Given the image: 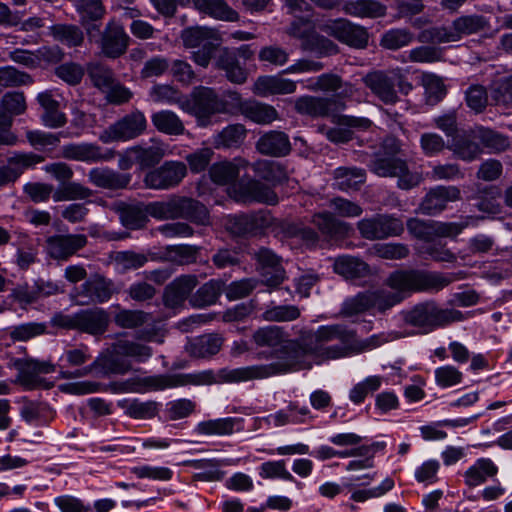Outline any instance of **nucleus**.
<instances>
[{
    "mask_svg": "<svg viewBox=\"0 0 512 512\" xmlns=\"http://www.w3.org/2000/svg\"><path fill=\"white\" fill-rule=\"evenodd\" d=\"M87 73L93 85L100 90H107L115 82L113 71L99 62L89 63Z\"/></svg>",
    "mask_w": 512,
    "mask_h": 512,
    "instance_id": "nucleus-57",
    "label": "nucleus"
},
{
    "mask_svg": "<svg viewBox=\"0 0 512 512\" xmlns=\"http://www.w3.org/2000/svg\"><path fill=\"white\" fill-rule=\"evenodd\" d=\"M198 248L192 245L167 246L162 251V260L170 261L178 265L196 262Z\"/></svg>",
    "mask_w": 512,
    "mask_h": 512,
    "instance_id": "nucleus-52",
    "label": "nucleus"
},
{
    "mask_svg": "<svg viewBox=\"0 0 512 512\" xmlns=\"http://www.w3.org/2000/svg\"><path fill=\"white\" fill-rule=\"evenodd\" d=\"M246 134L244 125L231 124L213 136V145L216 149L237 148L245 140Z\"/></svg>",
    "mask_w": 512,
    "mask_h": 512,
    "instance_id": "nucleus-47",
    "label": "nucleus"
},
{
    "mask_svg": "<svg viewBox=\"0 0 512 512\" xmlns=\"http://www.w3.org/2000/svg\"><path fill=\"white\" fill-rule=\"evenodd\" d=\"M47 325L42 322H27L11 326L7 335L14 342H27L47 333Z\"/></svg>",
    "mask_w": 512,
    "mask_h": 512,
    "instance_id": "nucleus-48",
    "label": "nucleus"
},
{
    "mask_svg": "<svg viewBox=\"0 0 512 512\" xmlns=\"http://www.w3.org/2000/svg\"><path fill=\"white\" fill-rule=\"evenodd\" d=\"M54 327L76 330L94 337L107 332L110 324L109 313L100 307L81 309L72 314L57 312L51 318Z\"/></svg>",
    "mask_w": 512,
    "mask_h": 512,
    "instance_id": "nucleus-4",
    "label": "nucleus"
},
{
    "mask_svg": "<svg viewBox=\"0 0 512 512\" xmlns=\"http://www.w3.org/2000/svg\"><path fill=\"white\" fill-rule=\"evenodd\" d=\"M136 147V164L139 171H146L157 168L160 163V145L155 143L150 146L135 145Z\"/></svg>",
    "mask_w": 512,
    "mask_h": 512,
    "instance_id": "nucleus-56",
    "label": "nucleus"
},
{
    "mask_svg": "<svg viewBox=\"0 0 512 512\" xmlns=\"http://www.w3.org/2000/svg\"><path fill=\"white\" fill-rule=\"evenodd\" d=\"M55 75L70 86H76L81 83L85 68L76 62H65L55 68Z\"/></svg>",
    "mask_w": 512,
    "mask_h": 512,
    "instance_id": "nucleus-59",
    "label": "nucleus"
},
{
    "mask_svg": "<svg viewBox=\"0 0 512 512\" xmlns=\"http://www.w3.org/2000/svg\"><path fill=\"white\" fill-rule=\"evenodd\" d=\"M376 476V473L373 474H365L357 478H352L351 482L344 484V487L347 488L350 492V499L363 503L369 499L380 498L384 496L387 492L391 491L394 488V480L390 477L385 478L379 486L369 488V489H359L354 488V481L366 480L360 485L369 484Z\"/></svg>",
    "mask_w": 512,
    "mask_h": 512,
    "instance_id": "nucleus-27",
    "label": "nucleus"
},
{
    "mask_svg": "<svg viewBox=\"0 0 512 512\" xmlns=\"http://www.w3.org/2000/svg\"><path fill=\"white\" fill-rule=\"evenodd\" d=\"M301 310L296 305H274L267 306L261 315V319L267 322H290L298 319Z\"/></svg>",
    "mask_w": 512,
    "mask_h": 512,
    "instance_id": "nucleus-53",
    "label": "nucleus"
},
{
    "mask_svg": "<svg viewBox=\"0 0 512 512\" xmlns=\"http://www.w3.org/2000/svg\"><path fill=\"white\" fill-rule=\"evenodd\" d=\"M487 27L481 15H464L456 18L449 26H436L421 31L418 40L422 43L457 42L464 36L478 33Z\"/></svg>",
    "mask_w": 512,
    "mask_h": 512,
    "instance_id": "nucleus-6",
    "label": "nucleus"
},
{
    "mask_svg": "<svg viewBox=\"0 0 512 512\" xmlns=\"http://www.w3.org/2000/svg\"><path fill=\"white\" fill-rule=\"evenodd\" d=\"M383 383V377L372 375L355 384L349 391V399L352 403L359 405L363 403L366 397L377 391Z\"/></svg>",
    "mask_w": 512,
    "mask_h": 512,
    "instance_id": "nucleus-54",
    "label": "nucleus"
},
{
    "mask_svg": "<svg viewBox=\"0 0 512 512\" xmlns=\"http://www.w3.org/2000/svg\"><path fill=\"white\" fill-rule=\"evenodd\" d=\"M252 169L258 177L268 182H279L285 177L280 164L274 161L259 160L252 164Z\"/></svg>",
    "mask_w": 512,
    "mask_h": 512,
    "instance_id": "nucleus-63",
    "label": "nucleus"
},
{
    "mask_svg": "<svg viewBox=\"0 0 512 512\" xmlns=\"http://www.w3.org/2000/svg\"><path fill=\"white\" fill-rule=\"evenodd\" d=\"M230 96L237 102L239 112L254 123L267 125L278 119V112L271 105L255 100H242L236 92L231 93Z\"/></svg>",
    "mask_w": 512,
    "mask_h": 512,
    "instance_id": "nucleus-23",
    "label": "nucleus"
},
{
    "mask_svg": "<svg viewBox=\"0 0 512 512\" xmlns=\"http://www.w3.org/2000/svg\"><path fill=\"white\" fill-rule=\"evenodd\" d=\"M43 161L44 157L35 153L15 154L8 158V164L0 166V187L14 183L25 169Z\"/></svg>",
    "mask_w": 512,
    "mask_h": 512,
    "instance_id": "nucleus-25",
    "label": "nucleus"
},
{
    "mask_svg": "<svg viewBox=\"0 0 512 512\" xmlns=\"http://www.w3.org/2000/svg\"><path fill=\"white\" fill-rule=\"evenodd\" d=\"M333 175V186L342 191L358 190L366 179L365 171L356 167H339Z\"/></svg>",
    "mask_w": 512,
    "mask_h": 512,
    "instance_id": "nucleus-44",
    "label": "nucleus"
},
{
    "mask_svg": "<svg viewBox=\"0 0 512 512\" xmlns=\"http://www.w3.org/2000/svg\"><path fill=\"white\" fill-rule=\"evenodd\" d=\"M413 34L407 29H391L386 31L380 40V45L389 50H397L409 45Z\"/></svg>",
    "mask_w": 512,
    "mask_h": 512,
    "instance_id": "nucleus-60",
    "label": "nucleus"
},
{
    "mask_svg": "<svg viewBox=\"0 0 512 512\" xmlns=\"http://www.w3.org/2000/svg\"><path fill=\"white\" fill-rule=\"evenodd\" d=\"M88 181L98 188L116 191L127 189L132 181V175L108 167H96L88 172Z\"/></svg>",
    "mask_w": 512,
    "mask_h": 512,
    "instance_id": "nucleus-26",
    "label": "nucleus"
},
{
    "mask_svg": "<svg viewBox=\"0 0 512 512\" xmlns=\"http://www.w3.org/2000/svg\"><path fill=\"white\" fill-rule=\"evenodd\" d=\"M311 222L323 236L330 239L346 236L351 231L350 224L336 219L326 211L315 213Z\"/></svg>",
    "mask_w": 512,
    "mask_h": 512,
    "instance_id": "nucleus-36",
    "label": "nucleus"
},
{
    "mask_svg": "<svg viewBox=\"0 0 512 512\" xmlns=\"http://www.w3.org/2000/svg\"><path fill=\"white\" fill-rule=\"evenodd\" d=\"M193 4L201 13L219 21L236 22L240 18L227 0H193Z\"/></svg>",
    "mask_w": 512,
    "mask_h": 512,
    "instance_id": "nucleus-34",
    "label": "nucleus"
},
{
    "mask_svg": "<svg viewBox=\"0 0 512 512\" xmlns=\"http://www.w3.org/2000/svg\"><path fill=\"white\" fill-rule=\"evenodd\" d=\"M54 192V186L44 182H28L23 186L24 195L33 203L47 202Z\"/></svg>",
    "mask_w": 512,
    "mask_h": 512,
    "instance_id": "nucleus-64",
    "label": "nucleus"
},
{
    "mask_svg": "<svg viewBox=\"0 0 512 512\" xmlns=\"http://www.w3.org/2000/svg\"><path fill=\"white\" fill-rule=\"evenodd\" d=\"M334 272L346 280H358L370 275L369 265L362 259L350 255H341L335 258Z\"/></svg>",
    "mask_w": 512,
    "mask_h": 512,
    "instance_id": "nucleus-31",
    "label": "nucleus"
},
{
    "mask_svg": "<svg viewBox=\"0 0 512 512\" xmlns=\"http://www.w3.org/2000/svg\"><path fill=\"white\" fill-rule=\"evenodd\" d=\"M319 29L352 48L363 49L368 44L367 30L344 18L328 20L321 24Z\"/></svg>",
    "mask_w": 512,
    "mask_h": 512,
    "instance_id": "nucleus-15",
    "label": "nucleus"
},
{
    "mask_svg": "<svg viewBox=\"0 0 512 512\" xmlns=\"http://www.w3.org/2000/svg\"><path fill=\"white\" fill-rule=\"evenodd\" d=\"M360 235L370 241L399 236L404 231L403 222L390 214H375L358 221Z\"/></svg>",
    "mask_w": 512,
    "mask_h": 512,
    "instance_id": "nucleus-14",
    "label": "nucleus"
},
{
    "mask_svg": "<svg viewBox=\"0 0 512 512\" xmlns=\"http://www.w3.org/2000/svg\"><path fill=\"white\" fill-rule=\"evenodd\" d=\"M45 242L47 254L52 259L67 261L86 246L87 237L84 234L52 235Z\"/></svg>",
    "mask_w": 512,
    "mask_h": 512,
    "instance_id": "nucleus-19",
    "label": "nucleus"
},
{
    "mask_svg": "<svg viewBox=\"0 0 512 512\" xmlns=\"http://www.w3.org/2000/svg\"><path fill=\"white\" fill-rule=\"evenodd\" d=\"M37 99L43 108L41 118L46 126L57 128L66 123L65 114L59 110V102L50 93H40Z\"/></svg>",
    "mask_w": 512,
    "mask_h": 512,
    "instance_id": "nucleus-46",
    "label": "nucleus"
},
{
    "mask_svg": "<svg viewBox=\"0 0 512 512\" xmlns=\"http://www.w3.org/2000/svg\"><path fill=\"white\" fill-rule=\"evenodd\" d=\"M14 366L19 372L18 379L20 384L28 390L43 386L45 380L40 375L56 371V365L50 360L16 359Z\"/></svg>",
    "mask_w": 512,
    "mask_h": 512,
    "instance_id": "nucleus-17",
    "label": "nucleus"
},
{
    "mask_svg": "<svg viewBox=\"0 0 512 512\" xmlns=\"http://www.w3.org/2000/svg\"><path fill=\"white\" fill-rule=\"evenodd\" d=\"M230 194L237 202H262L269 205L278 203L276 193L257 180L241 181L235 184L231 188Z\"/></svg>",
    "mask_w": 512,
    "mask_h": 512,
    "instance_id": "nucleus-20",
    "label": "nucleus"
},
{
    "mask_svg": "<svg viewBox=\"0 0 512 512\" xmlns=\"http://www.w3.org/2000/svg\"><path fill=\"white\" fill-rule=\"evenodd\" d=\"M116 287L111 279L95 273L90 275L82 284L72 289L70 298L78 305L103 304L108 302Z\"/></svg>",
    "mask_w": 512,
    "mask_h": 512,
    "instance_id": "nucleus-11",
    "label": "nucleus"
},
{
    "mask_svg": "<svg viewBox=\"0 0 512 512\" xmlns=\"http://www.w3.org/2000/svg\"><path fill=\"white\" fill-rule=\"evenodd\" d=\"M295 91L296 82L279 76H260L253 85V92L262 97L275 94H291Z\"/></svg>",
    "mask_w": 512,
    "mask_h": 512,
    "instance_id": "nucleus-33",
    "label": "nucleus"
},
{
    "mask_svg": "<svg viewBox=\"0 0 512 512\" xmlns=\"http://www.w3.org/2000/svg\"><path fill=\"white\" fill-rule=\"evenodd\" d=\"M460 199V190L455 186H437L431 189L422 200L419 210L425 215H437L449 202Z\"/></svg>",
    "mask_w": 512,
    "mask_h": 512,
    "instance_id": "nucleus-22",
    "label": "nucleus"
},
{
    "mask_svg": "<svg viewBox=\"0 0 512 512\" xmlns=\"http://www.w3.org/2000/svg\"><path fill=\"white\" fill-rule=\"evenodd\" d=\"M406 324L416 327L421 333H428L438 327L464 320V315L456 309H442L435 302L419 303L412 309L403 312Z\"/></svg>",
    "mask_w": 512,
    "mask_h": 512,
    "instance_id": "nucleus-5",
    "label": "nucleus"
},
{
    "mask_svg": "<svg viewBox=\"0 0 512 512\" xmlns=\"http://www.w3.org/2000/svg\"><path fill=\"white\" fill-rule=\"evenodd\" d=\"M259 476L263 479L295 480L294 476L287 470L285 460L262 463L259 467Z\"/></svg>",
    "mask_w": 512,
    "mask_h": 512,
    "instance_id": "nucleus-62",
    "label": "nucleus"
},
{
    "mask_svg": "<svg viewBox=\"0 0 512 512\" xmlns=\"http://www.w3.org/2000/svg\"><path fill=\"white\" fill-rule=\"evenodd\" d=\"M248 166V162L243 159H235L234 162L222 161L214 163L209 174L211 180L219 185H226L237 179L240 168Z\"/></svg>",
    "mask_w": 512,
    "mask_h": 512,
    "instance_id": "nucleus-42",
    "label": "nucleus"
},
{
    "mask_svg": "<svg viewBox=\"0 0 512 512\" xmlns=\"http://www.w3.org/2000/svg\"><path fill=\"white\" fill-rule=\"evenodd\" d=\"M146 129L143 113L136 111L127 114L109 125L99 136L101 142L107 144L118 141H129L140 136Z\"/></svg>",
    "mask_w": 512,
    "mask_h": 512,
    "instance_id": "nucleus-16",
    "label": "nucleus"
},
{
    "mask_svg": "<svg viewBox=\"0 0 512 512\" xmlns=\"http://www.w3.org/2000/svg\"><path fill=\"white\" fill-rule=\"evenodd\" d=\"M363 83L385 104H394L398 101L395 86L403 95H407L413 89L412 84L399 70L370 72L363 77Z\"/></svg>",
    "mask_w": 512,
    "mask_h": 512,
    "instance_id": "nucleus-7",
    "label": "nucleus"
},
{
    "mask_svg": "<svg viewBox=\"0 0 512 512\" xmlns=\"http://www.w3.org/2000/svg\"><path fill=\"white\" fill-rule=\"evenodd\" d=\"M335 104L334 97L323 98L314 96H302L296 100L295 108L300 114L312 117L327 116Z\"/></svg>",
    "mask_w": 512,
    "mask_h": 512,
    "instance_id": "nucleus-40",
    "label": "nucleus"
},
{
    "mask_svg": "<svg viewBox=\"0 0 512 512\" xmlns=\"http://www.w3.org/2000/svg\"><path fill=\"white\" fill-rule=\"evenodd\" d=\"M162 218H184L203 226L211 224L209 211L204 204L181 196H172L162 203Z\"/></svg>",
    "mask_w": 512,
    "mask_h": 512,
    "instance_id": "nucleus-13",
    "label": "nucleus"
},
{
    "mask_svg": "<svg viewBox=\"0 0 512 512\" xmlns=\"http://www.w3.org/2000/svg\"><path fill=\"white\" fill-rule=\"evenodd\" d=\"M224 282L211 279L204 283L189 297V303L194 308H205L215 304L223 291Z\"/></svg>",
    "mask_w": 512,
    "mask_h": 512,
    "instance_id": "nucleus-41",
    "label": "nucleus"
},
{
    "mask_svg": "<svg viewBox=\"0 0 512 512\" xmlns=\"http://www.w3.org/2000/svg\"><path fill=\"white\" fill-rule=\"evenodd\" d=\"M342 11L358 18H379L386 14V6L379 0H346Z\"/></svg>",
    "mask_w": 512,
    "mask_h": 512,
    "instance_id": "nucleus-38",
    "label": "nucleus"
},
{
    "mask_svg": "<svg viewBox=\"0 0 512 512\" xmlns=\"http://www.w3.org/2000/svg\"><path fill=\"white\" fill-rule=\"evenodd\" d=\"M498 473L497 465L490 458L477 459L463 474L464 483L474 488L484 484Z\"/></svg>",
    "mask_w": 512,
    "mask_h": 512,
    "instance_id": "nucleus-35",
    "label": "nucleus"
},
{
    "mask_svg": "<svg viewBox=\"0 0 512 512\" xmlns=\"http://www.w3.org/2000/svg\"><path fill=\"white\" fill-rule=\"evenodd\" d=\"M454 280L452 274L422 270H396L389 274L384 284L399 294L401 302L418 291H440Z\"/></svg>",
    "mask_w": 512,
    "mask_h": 512,
    "instance_id": "nucleus-3",
    "label": "nucleus"
},
{
    "mask_svg": "<svg viewBox=\"0 0 512 512\" xmlns=\"http://www.w3.org/2000/svg\"><path fill=\"white\" fill-rule=\"evenodd\" d=\"M257 346L282 347V360L269 364L239 368L208 369L192 373L162 375V390L182 386H210L259 380L292 370L310 369L322 364L373 350L387 340L381 335L357 339L356 332L343 324L319 326L315 331L302 330L295 340L288 339L284 328L270 325L253 334Z\"/></svg>",
    "mask_w": 512,
    "mask_h": 512,
    "instance_id": "nucleus-1",
    "label": "nucleus"
},
{
    "mask_svg": "<svg viewBox=\"0 0 512 512\" xmlns=\"http://www.w3.org/2000/svg\"><path fill=\"white\" fill-rule=\"evenodd\" d=\"M241 419L236 417L218 418L202 421L197 424L196 432L206 436H225L231 435L241 423Z\"/></svg>",
    "mask_w": 512,
    "mask_h": 512,
    "instance_id": "nucleus-45",
    "label": "nucleus"
},
{
    "mask_svg": "<svg viewBox=\"0 0 512 512\" xmlns=\"http://www.w3.org/2000/svg\"><path fill=\"white\" fill-rule=\"evenodd\" d=\"M256 149L263 155L283 157L289 154L291 144L286 133L271 130L260 136L256 142Z\"/></svg>",
    "mask_w": 512,
    "mask_h": 512,
    "instance_id": "nucleus-29",
    "label": "nucleus"
},
{
    "mask_svg": "<svg viewBox=\"0 0 512 512\" xmlns=\"http://www.w3.org/2000/svg\"><path fill=\"white\" fill-rule=\"evenodd\" d=\"M118 404L128 416L135 419L152 418L158 412V404L153 401L141 402L137 399H125L119 401Z\"/></svg>",
    "mask_w": 512,
    "mask_h": 512,
    "instance_id": "nucleus-51",
    "label": "nucleus"
},
{
    "mask_svg": "<svg viewBox=\"0 0 512 512\" xmlns=\"http://www.w3.org/2000/svg\"><path fill=\"white\" fill-rule=\"evenodd\" d=\"M111 211L115 212L121 225L128 230H140L146 227L149 217L160 219V202L127 203L119 200L112 203Z\"/></svg>",
    "mask_w": 512,
    "mask_h": 512,
    "instance_id": "nucleus-9",
    "label": "nucleus"
},
{
    "mask_svg": "<svg viewBox=\"0 0 512 512\" xmlns=\"http://www.w3.org/2000/svg\"><path fill=\"white\" fill-rule=\"evenodd\" d=\"M113 321L115 325L122 329H137L150 322L152 315L142 310H132L116 306V311L113 314Z\"/></svg>",
    "mask_w": 512,
    "mask_h": 512,
    "instance_id": "nucleus-43",
    "label": "nucleus"
},
{
    "mask_svg": "<svg viewBox=\"0 0 512 512\" xmlns=\"http://www.w3.org/2000/svg\"><path fill=\"white\" fill-rule=\"evenodd\" d=\"M478 217L467 216L459 222H440L411 218L407 221V229L414 237L430 242L433 237H456L470 225H477Z\"/></svg>",
    "mask_w": 512,
    "mask_h": 512,
    "instance_id": "nucleus-8",
    "label": "nucleus"
},
{
    "mask_svg": "<svg viewBox=\"0 0 512 512\" xmlns=\"http://www.w3.org/2000/svg\"><path fill=\"white\" fill-rule=\"evenodd\" d=\"M372 311L369 291L365 290L345 299L340 314L344 317H352Z\"/></svg>",
    "mask_w": 512,
    "mask_h": 512,
    "instance_id": "nucleus-55",
    "label": "nucleus"
},
{
    "mask_svg": "<svg viewBox=\"0 0 512 512\" xmlns=\"http://www.w3.org/2000/svg\"><path fill=\"white\" fill-rule=\"evenodd\" d=\"M61 155L67 160L98 163L111 161L116 157V151L113 149L104 150L95 143L83 142L64 145L61 149Z\"/></svg>",
    "mask_w": 512,
    "mask_h": 512,
    "instance_id": "nucleus-18",
    "label": "nucleus"
},
{
    "mask_svg": "<svg viewBox=\"0 0 512 512\" xmlns=\"http://www.w3.org/2000/svg\"><path fill=\"white\" fill-rule=\"evenodd\" d=\"M186 171V166L182 162H165L162 165V189L178 185L185 177Z\"/></svg>",
    "mask_w": 512,
    "mask_h": 512,
    "instance_id": "nucleus-61",
    "label": "nucleus"
},
{
    "mask_svg": "<svg viewBox=\"0 0 512 512\" xmlns=\"http://www.w3.org/2000/svg\"><path fill=\"white\" fill-rule=\"evenodd\" d=\"M152 355L151 347L127 339H118L111 344L105 353H101L88 366L77 369L75 372H64L63 378L82 377L95 373L98 377L110 375H123L132 369L128 358L137 362H144Z\"/></svg>",
    "mask_w": 512,
    "mask_h": 512,
    "instance_id": "nucleus-2",
    "label": "nucleus"
},
{
    "mask_svg": "<svg viewBox=\"0 0 512 512\" xmlns=\"http://www.w3.org/2000/svg\"><path fill=\"white\" fill-rule=\"evenodd\" d=\"M371 301L372 312L385 313L395 305L401 303V297L397 293H393L386 288L368 290Z\"/></svg>",
    "mask_w": 512,
    "mask_h": 512,
    "instance_id": "nucleus-50",
    "label": "nucleus"
},
{
    "mask_svg": "<svg viewBox=\"0 0 512 512\" xmlns=\"http://www.w3.org/2000/svg\"><path fill=\"white\" fill-rule=\"evenodd\" d=\"M185 111L197 118L199 125L207 126L215 114L228 112L226 103L218 97L216 92L207 87H198L193 90L185 102Z\"/></svg>",
    "mask_w": 512,
    "mask_h": 512,
    "instance_id": "nucleus-10",
    "label": "nucleus"
},
{
    "mask_svg": "<svg viewBox=\"0 0 512 512\" xmlns=\"http://www.w3.org/2000/svg\"><path fill=\"white\" fill-rule=\"evenodd\" d=\"M49 35L58 43L67 48L82 47L85 34L82 27L76 24L56 23L49 27Z\"/></svg>",
    "mask_w": 512,
    "mask_h": 512,
    "instance_id": "nucleus-32",
    "label": "nucleus"
},
{
    "mask_svg": "<svg viewBox=\"0 0 512 512\" xmlns=\"http://www.w3.org/2000/svg\"><path fill=\"white\" fill-rule=\"evenodd\" d=\"M219 69L225 71L227 79L235 84H243L247 80L246 70L240 66L236 52L223 48L216 60Z\"/></svg>",
    "mask_w": 512,
    "mask_h": 512,
    "instance_id": "nucleus-39",
    "label": "nucleus"
},
{
    "mask_svg": "<svg viewBox=\"0 0 512 512\" xmlns=\"http://www.w3.org/2000/svg\"><path fill=\"white\" fill-rule=\"evenodd\" d=\"M198 279L195 275H183L176 278L165 288L163 302L166 307L178 308L197 286Z\"/></svg>",
    "mask_w": 512,
    "mask_h": 512,
    "instance_id": "nucleus-28",
    "label": "nucleus"
},
{
    "mask_svg": "<svg viewBox=\"0 0 512 512\" xmlns=\"http://www.w3.org/2000/svg\"><path fill=\"white\" fill-rule=\"evenodd\" d=\"M130 37L121 25L110 22L106 25L101 36L102 53L109 58L123 55L129 45Z\"/></svg>",
    "mask_w": 512,
    "mask_h": 512,
    "instance_id": "nucleus-24",
    "label": "nucleus"
},
{
    "mask_svg": "<svg viewBox=\"0 0 512 512\" xmlns=\"http://www.w3.org/2000/svg\"><path fill=\"white\" fill-rule=\"evenodd\" d=\"M93 195V191L79 182L69 180L64 185H60L53 193L55 202L85 200Z\"/></svg>",
    "mask_w": 512,
    "mask_h": 512,
    "instance_id": "nucleus-49",
    "label": "nucleus"
},
{
    "mask_svg": "<svg viewBox=\"0 0 512 512\" xmlns=\"http://www.w3.org/2000/svg\"><path fill=\"white\" fill-rule=\"evenodd\" d=\"M75 7L82 25H86L87 22H97L105 14L101 0H76Z\"/></svg>",
    "mask_w": 512,
    "mask_h": 512,
    "instance_id": "nucleus-58",
    "label": "nucleus"
},
{
    "mask_svg": "<svg viewBox=\"0 0 512 512\" xmlns=\"http://www.w3.org/2000/svg\"><path fill=\"white\" fill-rule=\"evenodd\" d=\"M223 339L217 334H204L188 342L186 351L194 358H210L222 347Z\"/></svg>",
    "mask_w": 512,
    "mask_h": 512,
    "instance_id": "nucleus-37",
    "label": "nucleus"
},
{
    "mask_svg": "<svg viewBox=\"0 0 512 512\" xmlns=\"http://www.w3.org/2000/svg\"><path fill=\"white\" fill-rule=\"evenodd\" d=\"M370 169L380 177H397V186L403 190L412 189L422 181L418 172L410 171L406 161L395 156H378Z\"/></svg>",
    "mask_w": 512,
    "mask_h": 512,
    "instance_id": "nucleus-12",
    "label": "nucleus"
},
{
    "mask_svg": "<svg viewBox=\"0 0 512 512\" xmlns=\"http://www.w3.org/2000/svg\"><path fill=\"white\" fill-rule=\"evenodd\" d=\"M12 245L16 248L14 262L20 270H28L38 261V246L27 233H17Z\"/></svg>",
    "mask_w": 512,
    "mask_h": 512,
    "instance_id": "nucleus-30",
    "label": "nucleus"
},
{
    "mask_svg": "<svg viewBox=\"0 0 512 512\" xmlns=\"http://www.w3.org/2000/svg\"><path fill=\"white\" fill-rule=\"evenodd\" d=\"M254 255L260 266L263 283L271 287L280 285L285 278V270L281 265L280 257L264 247L258 249Z\"/></svg>",
    "mask_w": 512,
    "mask_h": 512,
    "instance_id": "nucleus-21",
    "label": "nucleus"
}]
</instances>
